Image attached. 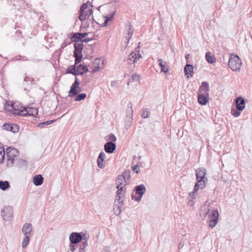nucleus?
<instances>
[{"instance_id": "5fc2aeb1", "label": "nucleus", "mask_w": 252, "mask_h": 252, "mask_svg": "<svg viewBox=\"0 0 252 252\" xmlns=\"http://www.w3.org/2000/svg\"><path fill=\"white\" fill-rule=\"evenodd\" d=\"M114 214L117 215V216H118L120 214V213H121V210H118V209H117L115 207H114Z\"/></svg>"}, {"instance_id": "cd10ccee", "label": "nucleus", "mask_w": 252, "mask_h": 252, "mask_svg": "<svg viewBox=\"0 0 252 252\" xmlns=\"http://www.w3.org/2000/svg\"><path fill=\"white\" fill-rule=\"evenodd\" d=\"M81 91L80 89H78L75 87L71 86L70 89L69 91V97H73L76 95L79 92Z\"/></svg>"}, {"instance_id": "680f3d73", "label": "nucleus", "mask_w": 252, "mask_h": 252, "mask_svg": "<svg viewBox=\"0 0 252 252\" xmlns=\"http://www.w3.org/2000/svg\"><path fill=\"white\" fill-rule=\"evenodd\" d=\"M189 56V54H187L186 56V58L187 59L188 58V56Z\"/></svg>"}, {"instance_id": "c85d7f7f", "label": "nucleus", "mask_w": 252, "mask_h": 252, "mask_svg": "<svg viewBox=\"0 0 252 252\" xmlns=\"http://www.w3.org/2000/svg\"><path fill=\"white\" fill-rule=\"evenodd\" d=\"M205 58L208 63H213L216 62V58L214 55H212L210 52H207Z\"/></svg>"}, {"instance_id": "f3484780", "label": "nucleus", "mask_w": 252, "mask_h": 252, "mask_svg": "<svg viewBox=\"0 0 252 252\" xmlns=\"http://www.w3.org/2000/svg\"><path fill=\"white\" fill-rule=\"evenodd\" d=\"M116 144L111 141L106 142L104 146L105 151L108 154L113 153L116 149Z\"/></svg>"}, {"instance_id": "b1692460", "label": "nucleus", "mask_w": 252, "mask_h": 252, "mask_svg": "<svg viewBox=\"0 0 252 252\" xmlns=\"http://www.w3.org/2000/svg\"><path fill=\"white\" fill-rule=\"evenodd\" d=\"M76 76L78 75H82L83 73L88 71V68L85 65L79 64L76 67Z\"/></svg>"}, {"instance_id": "a878e982", "label": "nucleus", "mask_w": 252, "mask_h": 252, "mask_svg": "<svg viewBox=\"0 0 252 252\" xmlns=\"http://www.w3.org/2000/svg\"><path fill=\"white\" fill-rule=\"evenodd\" d=\"M210 91L209 84L207 82H203L199 87L198 92H204V94L209 93Z\"/></svg>"}, {"instance_id": "bb28decb", "label": "nucleus", "mask_w": 252, "mask_h": 252, "mask_svg": "<svg viewBox=\"0 0 252 252\" xmlns=\"http://www.w3.org/2000/svg\"><path fill=\"white\" fill-rule=\"evenodd\" d=\"M158 63L161 67V70L164 73H167L169 71V68L167 65L166 62L163 63L161 59H159L158 60Z\"/></svg>"}, {"instance_id": "2eb2a0df", "label": "nucleus", "mask_w": 252, "mask_h": 252, "mask_svg": "<svg viewBox=\"0 0 252 252\" xmlns=\"http://www.w3.org/2000/svg\"><path fill=\"white\" fill-rule=\"evenodd\" d=\"M126 30L127 32V34L126 35V38L127 41L126 44H128L130 38H131L133 35V30L132 29L131 24L129 22H127L126 24Z\"/></svg>"}, {"instance_id": "e433bc0d", "label": "nucleus", "mask_w": 252, "mask_h": 252, "mask_svg": "<svg viewBox=\"0 0 252 252\" xmlns=\"http://www.w3.org/2000/svg\"><path fill=\"white\" fill-rule=\"evenodd\" d=\"M29 240H30L29 235H25V237L23 240L22 244L23 248H25L27 247V246L28 245V244L29 242Z\"/></svg>"}, {"instance_id": "2f4dec72", "label": "nucleus", "mask_w": 252, "mask_h": 252, "mask_svg": "<svg viewBox=\"0 0 252 252\" xmlns=\"http://www.w3.org/2000/svg\"><path fill=\"white\" fill-rule=\"evenodd\" d=\"M126 182V181L125 179V176L121 174L119 175L116 179V183L117 186H121L124 184V183Z\"/></svg>"}, {"instance_id": "0eeeda50", "label": "nucleus", "mask_w": 252, "mask_h": 252, "mask_svg": "<svg viewBox=\"0 0 252 252\" xmlns=\"http://www.w3.org/2000/svg\"><path fill=\"white\" fill-rule=\"evenodd\" d=\"M74 51L73 56L75 58V64H77L81 62L82 58V51L83 49V43H76L74 44Z\"/></svg>"}, {"instance_id": "de8ad7c7", "label": "nucleus", "mask_w": 252, "mask_h": 252, "mask_svg": "<svg viewBox=\"0 0 252 252\" xmlns=\"http://www.w3.org/2000/svg\"><path fill=\"white\" fill-rule=\"evenodd\" d=\"M149 116V112L146 109H142V113L141 114V116L143 118H148Z\"/></svg>"}, {"instance_id": "a18cd8bd", "label": "nucleus", "mask_w": 252, "mask_h": 252, "mask_svg": "<svg viewBox=\"0 0 252 252\" xmlns=\"http://www.w3.org/2000/svg\"><path fill=\"white\" fill-rule=\"evenodd\" d=\"M115 11H114V12H113L112 14H111L109 16H107L106 17V20L105 21V25H106V23L108 22V21H111L113 19V16L114 15H115Z\"/></svg>"}, {"instance_id": "aec40b11", "label": "nucleus", "mask_w": 252, "mask_h": 252, "mask_svg": "<svg viewBox=\"0 0 252 252\" xmlns=\"http://www.w3.org/2000/svg\"><path fill=\"white\" fill-rule=\"evenodd\" d=\"M93 10L92 9H89L88 10L84 12H81V14L79 16V19L81 21H84L87 19L89 18V17L93 14Z\"/></svg>"}, {"instance_id": "79ce46f5", "label": "nucleus", "mask_w": 252, "mask_h": 252, "mask_svg": "<svg viewBox=\"0 0 252 252\" xmlns=\"http://www.w3.org/2000/svg\"><path fill=\"white\" fill-rule=\"evenodd\" d=\"M130 172L129 170L125 171L122 174L125 176V179L126 181V180H129L130 178Z\"/></svg>"}, {"instance_id": "58836bf2", "label": "nucleus", "mask_w": 252, "mask_h": 252, "mask_svg": "<svg viewBox=\"0 0 252 252\" xmlns=\"http://www.w3.org/2000/svg\"><path fill=\"white\" fill-rule=\"evenodd\" d=\"M86 94H77L75 98V101H81L82 100L84 99L86 97Z\"/></svg>"}, {"instance_id": "39448f33", "label": "nucleus", "mask_w": 252, "mask_h": 252, "mask_svg": "<svg viewBox=\"0 0 252 252\" xmlns=\"http://www.w3.org/2000/svg\"><path fill=\"white\" fill-rule=\"evenodd\" d=\"M210 209H208L207 211L204 215L205 217L207 215H209L210 220L209 222V226L213 228L215 227L218 222L219 212L217 210H215L212 211L211 214H209Z\"/></svg>"}, {"instance_id": "423d86ee", "label": "nucleus", "mask_w": 252, "mask_h": 252, "mask_svg": "<svg viewBox=\"0 0 252 252\" xmlns=\"http://www.w3.org/2000/svg\"><path fill=\"white\" fill-rule=\"evenodd\" d=\"M140 47L138 46L135 48V51L132 52L128 55L126 62L128 64H132L137 62L140 59L142 58V56L139 53Z\"/></svg>"}, {"instance_id": "f8f14e48", "label": "nucleus", "mask_w": 252, "mask_h": 252, "mask_svg": "<svg viewBox=\"0 0 252 252\" xmlns=\"http://www.w3.org/2000/svg\"><path fill=\"white\" fill-rule=\"evenodd\" d=\"M209 99V93L203 94L201 92L198 93L197 100L199 104L205 105L207 104Z\"/></svg>"}, {"instance_id": "49530a36", "label": "nucleus", "mask_w": 252, "mask_h": 252, "mask_svg": "<svg viewBox=\"0 0 252 252\" xmlns=\"http://www.w3.org/2000/svg\"><path fill=\"white\" fill-rule=\"evenodd\" d=\"M140 75L137 73H134L132 75V78L134 81H139L140 80Z\"/></svg>"}, {"instance_id": "6e6552de", "label": "nucleus", "mask_w": 252, "mask_h": 252, "mask_svg": "<svg viewBox=\"0 0 252 252\" xmlns=\"http://www.w3.org/2000/svg\"><path fill=\"white\" fill-rule=\"evenodd\" d=\"M146 190V187L143 184L136 186L133 191H135L136 194L139 195V196L135 197L133 194H132V199L135 201L139 202L141 200L143 195L145 193Z\"/></svg>"}, {"instance_id": "4d7b16f0", "label": "nucleus", "mask_w": 252, "mask_h": 252, "mask_svg": "<svg viewBox=\"0 0 252 252\" xmlns=\"http://www.w3.org/2000/svg\"><path fill=\"white\" fill-rule=\"evenodd\" d=\"M123 204H120V203H118V204H114V206L117 208V209H118V210H121V208L122 207Z\"/></svg>"}, {"instance_id": "1a4fd4ad", "label": "nucleus", "mask_w": 252, "mask_h": 252, "mask_svg": "<svg viewBox=\"0 0 252 252\" xmlns=\"http://www.w3.org/2000/svg\"><path fill=\"white\" fill-rule=\"evenodd\" d=\"M1 216L4 220H10L13 216V210L10 206L5 207L1 211Z\"/></svg>"}, {"instance_id": "8fccbe9b", "label": "nucleus", "mask_w": 252, "mask_h": 252, "mask_svg": "<svg viewBox=\"0 0 252 252\" xmlns=\"http://www.w3.org/2000/svg\"><path fill=\"white\" fill-rule=\"evenodd\" d=\"M117 188L118 189V190L117 191V195H122V192L123 191V187L121 186H117Z\"/></svg>"}, {"instance_id": "3c124183", "label": "nucleus", "mask_w": 252, "mask_h": 252, "mask_svg": "<svg viewBox=\"0 0 252 252\" xmlns=\"http://www.w3.org/2000/svg\"><path fill=\"white\" fill-rule=\"evenodd\" d=\"M69 249L71 251V252H74L75 250L76 249V247L75 245V244H73L72 243L70 244L69 246Z\"/></svg>"}, {"instance_id": "f704fd0d", "label": "nucleus", "mask_w": 252, "mask_h": 252, "mask_svg": "<svg viewBox=\"0 0 252 252\" xmlns=\"http://www.w3.org/2000/svg\"><path fill=\"white\" fill-rule=\"evenodd\" d=\"M199 189H200L199 186H197V187H196V185H195L194 189H193V190L192 191L190 192L189 194V197H190L191 198H194V197H195V196L197 194V192L198 190Z\"/></svg>"}, {"instance_id": "bf43d9fd", "label": "nucleus", "mask_w": 252, "mask_h": 252, "mask_svg": "<svg viewBox=\"0 0 252 252\" xmlns=\"http://www.w3.org/2000/svg\"><path fill=\"white\" fill-rule=\"evenodd\" d=\"M182 247V246H181V244H180L179 245L178 248H179V249H180Z\"/></svg>"}, {"instance_id": "f257e3e1", "label": "nucleus", "mask_w": 252, "mask_h": 252, "mask_svg": "<svg viewBox=\"0 0 252 252\" xmlns=\"http://www.w3.org/2000/svg\"><path fill=\"white\" fill-rule=\"evenodd\" d=\"M206 170L204 168H199L195 170L196 180L197 182L195 183L196 187L199 186L200 189H203L206 186L207 178L205 177Z\"/></svg>"}, {"instance_id": "4c0bfd02", "label": "nucleus", "mask_w": 252, "mask_h": 252, "mask_svg": "<svg viewBox=\"0 0 252 252\" xmlns=\"http://www.w3.org/2000/svg\"><path fill=\"white\" fill-rule=\"evenodd\" d=\"M5 152L3 147L0 146V164L3 162L4 159Z\"/></svg>"}, {"instance_id": "72a5a7b5", "label": "nucleus", "mask_w": 252, "mask_h": 252, "mask_svg": "<svg viewBox=\"0 0 252 252\" xmlns=\"http://www.w3.org/2000/svg\"><path fill=\"white\" fill-rule=\"evenodd\" d=\"M55 121H56V120H50V121H46V122H40L38 124L37 126H38V127H39L40 128H43L49 125H50V124L53 123Z\"/></svg>"}, {"instance_id": "c9c22d12", "label": "nucleus", "mask_w": 252, "mask_h": 252, "mask_svg": "<svg viewBox=\"0 0 252 252\" xmlns=\"http://www.w3.org/2000/svg\"><path fill=\"white\" fill-rule=\"evenodd\" d=\"M88 246V243L85 242H81L79 248V252H86L85 249Z\"/></svg>"}, {"instance_id": "473e14b6", "label": "nucleus", "mask_w": 252, "mask_h": 252, "mask_svg": "<svg viewBox=\"0 0 252 252\" xmlns=\"http://www.w3.org/2000/svg\"><path fill=\"white\" fill-rule=\"evenodd\" d=\"M10 187L9 183L7 181H0V189L2 190H5Z\"/></svg>"}, {"instance_id": "ea45409f", "label": "nucleus", "mask_w": 252, "mask_h": 252, "mask_svg": "<svg viewBox=\"0 0 252 252\" xmlns=\"http://www.w3.org/2000/svg\"><path fill=\"white\" fill-rule=\"evenodd\" d=\"M120 203L121 204H123V200H122V196L121 195H116V199L114 201V204Z\"/></svg>"}, {"instance_id": "412c9836", "label": "nucleus", "mask_w": 252, "mask_h": 252, "mask_svg": "<svg viewBox=\"0 0 252 252\" xmlns=\"http://www.w3.org/2000/svg\"><path fill=\"white\" fill-rule=\"evenodd\" d=\"M106 156L104 153L103 152H100L97 159V164L99 168L102 169L104 167L105 165L103 163V162Z\"/></svg>"}, {"instance_id": "13d9d810", "label": "nucleus", "mask_w": 252, "mask_h": 252, "mask_svg": "<svg viewBox=\"0 0 252 252\" xmlns=\"http://www.w3.org/2000/svg\"><path fill=\"white\" fill-rule=\"evenodd\" d=\"M118 84V82L117 81H113L111 82V86L112 87L115 86Z\"/></svg>"}, {"instance_id": "4468645a", "label": "nucleus", "mask_w": 252, "mask_h": 252, "mask_svg": "<svg viewBox=\"0 0 252 252\" xmlns=\"http://www.w3.org/2000/svg\"><path fill=\"white\" fill-rule=\"evenodd\" d=\"M236 109L238 111H242L245 107V99L241 96H239L235 101Z\"/></svg>"}, {"instance_id": "dca6fc26", "label": "nucleus", "mask_w": 252, "mask_h": 252, "mask_svg": "<svg viewBox=\"0 0 252 252\" xmlns=\"http://www.w3.org/2000/svg\"><path fill=\"white\" fill-rule=\"evenodd\" d=\"M90 33L89 32H77L73 33V35L72 36V39L73 41L77 42L80 41L82 42V40H83V38L86 37Z\"/></svg>"}, {"instance_id": "09e8293b", "label": "nucleus", "mask_w": 252, "mask_h": 252, "mask_svg": "<svg viewBox=\"0 0 252 252\" xmlns=\"http://www.w3.org/2000/svg\"><path fill=\"white\" fill-rule=\"evenodd\" d=\"M108 140H111V142L112 141H116V140H117V138L115 136V135L114 134H113V133H111L109 135H108Z\"/></svg>"}, {"instance_id": "a19ab883", "label": "nucleus", "mask_w": 252, "mask_h": 252, "mask_svg": "<svg viewBox=\"0 0 252 252\" xmlns=\"http://www.w3.org/2000/svg\"><path fill=\"white\" fill-rule=\"evenodd\" d=\"M240 111H238L237 109H232L231 111V114L232 115L235 117H238L240 115Z\"/></svg>"}, {"instance_id": "7c9ffc66", "label": "nucleus", "mask_w": 252, "mask_h": 252, "mask_svg": "<svg viewBox=\"0 0 252 252\" xmlns=\"http://www.w3.org/2000/svg\"><path fill=\"white\" fill-rule=\"evenodd\" d=\"M76 64L75 63V65H70L67 69L66 70V72L67 73H70L71 74H73L75 76H76Z\"/></svg>"}, {"instance_id": "a211bd4d", "label": "nucleus", "mask_w": 252, "mask_h": 252, "mask_svg": "<svg viewBox=\"0 0 252 252\" xmlns=\"http://www.w3.org/2000/svg\"><path fill=\"white\" fill-rule=\"evenodd\" d=\"M32 231V226L31 223L26 222L25 223L22 228V231L24 235H31Z\"/></svg>"}, {"instance_id": "c03bdc74", "label": "nucleus", "mask_w": 252, "mask_h": 252, "mask_svg": "<svg viewBox=\"0 0 252 252\" xmlns=\"http://www.w3.org/2000/svg\"><path fill=\"white\" fill-rule=\"evenodd\" d=\"M82 233V240L80 241V242L88 243V240L89 238V236L85 233Z\"/></svg>"}, {"instance_id": "5701e85b", "label": "nucleus", "mask_w": 252, "mask_h": 252, "mask_svg": "<svg viewBox=\"0 0 252 252\" xmlns=\"http://www.w3.org/2000/svg\"><path fill=\"white\" fill-rule=\"evenodd\" d=\"M44 179L42 176L40 175H37L33 177V182L35 186H39L43 184Z\"/></svg>"}, {"instance_id": "393cba45", "label": "nucleus", "mask_w": 252, "mask_h": 252, "mask_svg": "<svg viewBox=\"0 0 252 252\" xmlns=\"http://www.w3.org/2000/svg\"><path fill=\"white\" fill-rule=\"evenodd\" d=\"M193 67L190 64H187L184 67V71L185 75L187 76L188 78L189 77V75L192 76V73H193Z\"/></svg>"}, {"instance_id": "603ef678", "label": "nucleus", "mask_w": 252, "mask_h": 252, "mask_svg": "<svg viewBox=\"0 0 252 252\" xmlns=\"http://www.w3.org/2000/svg\"><path fill=\"white\" fill-rule=\"evenodd\" d=\"M94 38L93 37H90V38H84L83 40H82V42H85V43H88L89 42L94 40Z\"/></svg>"}, {"instance_id": "6e6d98bb", "label": "nucleus", "mask_w": 252, "mask_h": 252, "mask_svg": "<svg viewBox=\"0 0 252 252\" xmlns=\"http://www.w3.org/2000/svg\"><path fill=\"white\" fill-rule=\"evenodd\" d=\"M80 84V82H79V81H76V82H74L73 83V84L71 86L72 87H75L78 89H80L79 87V85Z\"/></svg>"}, {"instance_id": "864d4df0", "label": "nucleus", "mask_w": 252, "mask_h": 252, "mask_svg": "<svg viewBox=\"0 0 252 252\" xmlns=\"http://www.w3.org/2000/svg\"><path fill=\"white\" fill-rule=\"evenodd\" d=\"M133 170L136 173L138 174L140 172V170L138 168V165H135L133 167Z\"/></svg>"}, {"instance_id": "9d476101", "label": "nucleus", "mask_w": 252, "mask_h": 252, "mask_svg": "<svg viewBox=\"0 0 252 252\" xmlns=\"http://www.w3.org/2000/svg\"><path fill=\"white\" fill-rule=\"evenodd\" d=\"M94 68L93 72H95L98 71L99 70L102 69L104 67V61L100 58H96L94 60L93 63Z\"/></svg>"}, {"instance_id": "6ab92c4d", "label": "nucleus", "mask_w": 252, "mask_h": 252, "mask_svg": "<svg viewBox=\"0 0 252 252\" xmlns=\"http://www.w3.org/2000/svg\"><path fill=\"white\" fill-rule=\"evenodd\" d=\"M128 108L126 110V121L129 122V125H131V123L132 121V116H133V110L132 108V103L131 102H130L128 104Z\"/></svg>"}, {"instance_id": "052dcab7", "label": "nucleus", "mask_w": 252, "mask_h": 252, "mask_svg": "<svg viewBox=\"0 0 252 252\" xmlns=\"http://www.w3.org/2000/svg\"><path fill=\"white\" fill-rule=\"evenodd\" d=\"M76 81H78V78L77 77L75 78L74 82H76Z\"/></svg>"}, {"instance_id": "7ed1b4c3", "label": "nucleus", "mask_w": 252, "mask_h": 252, "mask_svg": "<svg viewBox=\"0 0 252 252\" xmlns=\"http://www.w3.org/2000/svg\"><path fill=\"white\" fill-rule=\"evenodd\" d=\"M15 104L12 105L11 106V108L14 109L13 111L14 113L17 115L22 116H26L27 115L35 116L38 114V110L36 108L32 107H24L23 109H16L15 107Z\"/></svg>"}, {"instance_id": "ddd939ff", "label": "nucleus", "mask_w": 252, "mask_h": 252, "mask_svg": "<svg viewBox=\"0 0 252 252\" xmlns=\"http://www.w3.org/2000/svg\"><path fill=\"white\" fill-rule=\"evenodd\" d=\"M2 129L15 133L19 130V126L17 124H4L2 126Z\"/></svg>"}, {"instance_id": "37998d69", "label": "nucleus", "mask_w": 252, "mask_h": 252, "mask_svg": "<svg viewBox=\"0 0 252 252\" xmlns=\"http://www.w3.org/2000/svg\"><path fill=\"white\" fill-rule=\"evenodd\" d=\"M89 5H90L91 6H92V5L90 3L89 4L88 3H85L83 4L81 6L80 11L84 12V11H86V10L88 8Z\"/></svg>"}, {"instance_id": "f03ea898", "label": "nucleus", "mask_w": 252, "mask_h": 252, "mask_svg": "<svg viewBox=\"0 0 252 252\" xmlns=\"http://www.w3.org/2000/svg\"><path fill=\"white\" fill-rule=\"evenodd\" d=\"M7 166L9 167H12L15 161L18 159L19 156L18 151L14 148L9 147L6 149Z\"/></svg>"}, {"instance_id": "c756f323", "label": "nucleus", "mask_w": 252, "mask_h": 252, "mask_svg": "<svg viewBox=\"0 0 252 252\" xmlns=\"http://www.w3.org/2000/svg\"><path fill=\"white\" fill-rule=\"evenodd\" d=\"M15 163L16 166L18 167L26 166L27 164L26 161L24 159L19 158V156L18 157V159H17Z\"/></svg>"}, {"instance_id": "9b49d317", "label": "nucleus", "mask_w": 252, "mask_h": 252, "mask_svg": "<svg viewBox=\"0 0 252 252\" xmlns=\"http://www.w3.org/2000/svg\"><path fill=\"white\" fill-rule=\"evenodd\" d=\"M82 240L81 233L78 232H72L69 236V241L73 244H76Z\"/></svg>"}, {"instance_id": "4be33fe9", "label": "nucleus", "mask_w": 252, "mask_h": 252, "mask_svg": "<svg viewBox=\"0 0 252 252\" xmlns=\"http://www.w3.org/2000/svg\"><path fill=\"white\" fill-rule=\"evenodd\" d=\"M15 104L16 106H15L16 109H23L24 107H20V108L18 106V103L15 102V103H11L10 104H9L8 103H6V104L4 105V108L6 110L11 112L13 114H14L15 115H17L15 113H14V109L13 108H11V106L12 105Z\"/></svg>"}, {"instance_id": "e2e57ef3", "label": "nucleus", "mask_w": 252, "mask_h": 252, "mask_svg": "<svg viewBox=\"0 0 252 252\" xmlns=\"http://www.w3.org/2000/svg\"><path fill=\"white\" fill-rule=\"evenodd\" d=\"M139 158V159H141V156H140V157H139V158Z\"/></svg>"}, {"instance_id": "20e7f679", "label": "nucleus", "mask_w": 252, "mask_h": 252, "mask_svg": "<svg viewBox=\"0 0 252 252\" xmlns=\"http://www.w3.org/2000/svg\"><path fill=\"white\" fill-rule=\"evenodd\" d=\"M228 65L232 70L239 71L242 65V62L238 56L231 54L228 62Z\"/></svg>"}]
</instances>
